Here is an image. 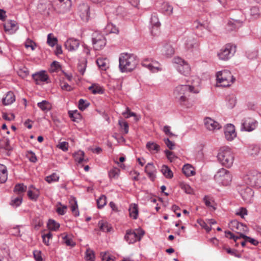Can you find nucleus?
Listing matches in <instances>:
<instances>
[{"label":"nucleus","instance_id":"obj_49","mask_svg":"<svg viewBox=\"0 0 261 261\" xmlns=\"http://www.w3.org/2000/svg\"><path fill=\"white\" fill-rule=\"evenodd\" d=\"M90 105V103L83 99H80L79 101L78 108L81 111L85 110Z\"/></svg>","mask_w":261,"mask_h":261},{"label":"nucleus","instance_id":"obj_3","mask_svg":"<svg viewBox=\"0 0 261 261\" xmlns=\"http://www.w3.org/2000/svg\"><path fill=\"white\" fill-rule=\"evenodd\" d=\"M219 162L222 165L227 168L231 167L233 163L234 156L231 149L228 147L221 148L217 154Z\"/></svg>","mask_w":261,"mask_h":261},{"label":"nucleus","instance_id":"obj_8","mask_svg":"<svg viewBox=\"0 0 261 261\" xmlns=\"http://www.w3.org/2000/svg\"><path fill=\"white\" fill-rule=\"evenodd\" d=\"M173 61L176 64L175 68L179 73L185 76L190 75L191 68L187 62L179 57L174 58Z\"/></svg>","mask_w":261,"mask_h":261},{"label":"nucleus","instance_id":"obj_11","mask_svg":"<svg viewBox=\"0 0 261 261\" xmlns=\"http://www.w3.org/2000/svg\"><path fill=\"white\" fill-rule=\"evenodd\" d=\"M239 193L245 202L251 203L253 197L254 192L248 186L241 187L239 189Z\"/></svg>","mask_w":261,"mask_h":261},{"label":"nucleus","instance_id":"obj_58","mask_svg":"<svg viewBox=\"0 0 261 261\" xmlns=\"http://www.w3.org/2000/svg\"><path fill=\"white\" fill-rule=\"evenodd\" d=\"M164 152L167 158L170 162H173L175 159L176 158V156L172 151H169L168 150H165Z\"/></svg>","mask_w":261,"mask_h":261},{"label":"nucleus","instance_id":"obj_36","mask_svg":"<svg viewBox=\"0 0 261 261\" xmlns=\"http://www.w3.org/2000/svg\"><path fill=\"white\" fill-rule=\"evenodd\" d=\"M227 100V106L228 108L232 109L233 108L236 103L237 99L236 97L233 96H229L226 98Z\"/></svg>","mask_w":261,"mask_h":261},{"label":"nucleus","instance_id":"obj_26","mask_svg":"<svg viewBox=\"0 0 261 261\" xmlns=\"http://www.w3.org/2000/svg\"><path fill=\"white\" fill-rule=\"evenodd\" d=\"M182 172L187 176L193 175L195 173L194 168L190 164H186L182 167Z\"/></svg>","mask_w":261,"mask_h":261},{"label":"nucleus","instance_id":"obj_59","mask_svg":"<svg viewBox=\"0 0 261 261\" xmlns=\"http://www.w3.org/2000/svg\"><path fill=\"white\" fill-rule=\"evenodd\" d=\"M51 70L52 72L57 71L58 70L61 68V66L59 62L54 61L51 64Z\"/></svg>","mask_w":261,"mask_h":261},{"label":"nucleus","instance_id":"obj_40","mask_svg":"<svg viewBox=\"0 0 261 261\" xmlns=\"http://www.w3.org/2000/svg\"><path fill=\"white\" fill-rule=\"evenodd\" d=\"M107 204V197L105 195H102L97 200V205L98 208H102Z\"/></svg>","mask_w":261,"mask_h":261},{"label":"nucleus","instance_id":"obj_5","mask_svg":"<svg viewBox=\"0 0 261 261\" xmlns=\"http://www.w3.org/2000/svg\"><path fill=\"white\" fill-rule=\"evenodd\" d=\"M217 83L222 87H227L232 84L235 79L231 73L227 70L218 71L216 74Z\"/></svg>","mask_w":261,"mask_h":261},{"label":"nucleus","instance_id":"obj_9","mask_svg":"<svg viewBox=\"0 0 261 261\" xmlns=\"http://www.w3.org/2000/svg\"><path fill=\"white\" fill-rule=\"evenodd\" d=\"M92 44L95 50H101L106 44V39L103 35L95 32L92 35Z\"/></svg>","mask_w":261,"mask_h":261},{"label":"nucleus","instance_id":"obj_54","mask_svg":"<svg viewBox=\"0 0 261 261\" xmlns=\"http://www.w3.org/2000/svg\"><path fill=\"white\" fill-rule=\"evenodd\" d=\"M58 204L62 206V207H58L56 210V212L60 215H64L66 212L67 206L66 205H63L60 202H59Z\"/></svg>","mask_w":261,"mask_h":261},{"label":"nucleus","instance_id":"obj_35","mask_svg":"<svg viewBox=\"0 0 261 261\" xmlns=\"http://www.w3.org/2000/svg\"><path fill=\"white\" fill-rule=\"evenodd\" d=\"M89 89L91 91L92 93L94 94H102L103 90L101 87L94 84L89 87Z\"/></svg>","mask_w":261,"mask_h":261},{"label":"nucleus","instance_id":"obj_25","mask_svg":"<svg viewBox=\"0 0 261 261\" xmlns=\"http://www.w3.org/2000/svg\"><path fill=\"white\" fill-rule=\"evenodd\" d=\"M163 53L167 57H171L174 54L173 47L168 44H165L163 48Z\"/></svg>","mask_w":261,"mask_h":261},{"label":"nucleus","instance_id":"obj_4","mask_svg":"<svg viewBox=\"0 0 261 261\" xmlns=\"http://www.w3.org/2000/svg\"><path fill=\"white\" fill-rule=\"evenodd\" d=\"M243 179L248 185L256 188L261 187V173L255 170H252L247 172L243 176Z\"/></svg>","mask_w":261,"mask_h":261},{"label":"nucleus","instance_id":"obj_29","mask_svg":"<svg viewBox=\"0 0 261 261\" xmlns=\"http://www.w3.org/2000/svg\"><path fill=\"white\" fill-rule=\"evenodd\" d=\"M129 216L134 219H136L138 216V206L136 204H131L129 208Z\"/></svg>","mask_w":261,"mask_h":261},{"label":"nucleus","instance_id":"obj_14","mask_svg":"<svg viewBox=\"0 0 261 261\" xmlns=\"http://www.w3.org/2000/svg\"><path fill=\"white\" fill-rule=\"evenodd\" d=\"M224 134L228 141L233 140L237 136L234 126L232 124H227L224 127Z\"/></svg>","mask_w":261,"mask_h":261},{"label":"nucleus","instance_id":"obj_10","mask_svg":"<svg viewBox=\"0 0 261 261\" xmlns=\"http://www.w3.org/2000/svg\"><path fill=\"white\" fill-rule=\"evenodd\" d=\"M257 124V121L251 118H244L241 123V130L252 131L256 127Z\"/></svg>","mask_w":261,"mask_h":261},{"label":"nucleus","instance_id":"obj_17","mask_svg":"<svg viewBox=\"0 0 261 261\" xmlns=\"http://www.w3.org/2000/svg\"><path fill=\"white\" fill-rule=\"evenodd\" d=\"M32 78L37 85H39L41 82H46L48 79V76L45 73V71L43 70L33 74Z\"/></svg>","mask_w":261,"mask_h":261},{"label":"nucleus","instance_id":"obj_47","mask_svg":"<svg viewBox=\"0 0 261 261\" xmlns=\"http://www.w3.org/2000/svg\"><path fill=\"white\" fill-rule=\"evenodd\" d=\"M150 23L152 26V28H159L160 26V22H159V18L156 15H152L150 18Z\"/></svg>","mask_w":261,"mask_h":261},{"label":"nucleus","instance_id":"obj_41","mask_svg":"<svg viewBox=\"0 0 261 261\" xmlns=\"http://www.w3.org/2000/svg\"><path fill=\"white\" fill-rule=\"evenodd\" d=\"M73 155L75 161L77 162L79 164L82 163L84 160V152L82 150H79L77 152H75Z\"/></svg>","mask_w":261,"mask_h":261},{"label":"nucleus","instance_id":"obj_53","mask_svg":"<svg viewBox=\"0 0 261 261\" xmlns=\"http://www.w3.org/2000/svg\"><path fill=\"white\" fill-rule=\"evenodd\" d=\"M86 258L87 261H94L95 255L93 251L90 249H87Z\"/></svg>","mask_w":261,"mask_h":261},{"label":"nucleus","instance_id":"obj_32","mask_svg":"<svg viewBox=\"0 0 261 261\" xmlns=\"http://www.w3.org/2000/svg\"><path fill=\"white\" fill-rule=\"evenodd\" d=\"M146 148L149 151L158 152L160 149V146L156 143L152 142H148L146 144Z\"/></svg>","mask_w":261,"mask_h":261},{"label":"nucleus","instance_id":"obj_55","mask_svg":"<svg viewBox=\"0 0 261 261\" xmlns=\"http://www.w3.org/2000/svg\"><path fill=\"white\" fill-rule=\"evenodd\" d=\"M118 123L121 128L124 129L125 134H127L128 132V124L126 121L123 119L119 120Z\"/></svg>","mask_w":261,"mask_h":261},{"label":"nucleus","instance_id":"obj_37","mask_svg":"<svg viewBox=\"0 0 261 261\" xmlns=\"http://www.w3.org/2000/svg\"><path fill=\"white\" fill-rule=\"evenodd\" d=\"M250 14L252 18H257L260 16L259 8L257 6L252 7L250 9Z\"/></svg>","mask_w":261,"mask_h":261},{"label":"nucleus","instance_id":"obj_21","mask_svg":"<svg viewBox=\"0 0 261 261\" xmlns=\"http://www.w3.org/2000/svg\"><path fill=\"white\" fill-rule=\"evenodd\" d=\"M4 27L5 32H10V33H14L18 29L15 21L9 20L5 23Z\"/></svg>","mask_w":261,"mask_h":261},{"label":"nucleus","instance_id":"obj_50","mask_svg":"<svg viewBox=\"0 0 261 261\" xmlns=\"http://www.w3.org/2000/svg\"><path fill=\"white\" fill-rule=\"evenodd\" d=\"M163 11L167 15H171L173 12V7L168 3H164L162 5Z\"/></svg>","mask_w":261,"mask_h":261},{"label":"nucleus","instance_id":"obj_30","mask_svg":"<svg viewBox=\"0 0 261 261\" xmlns=\"http://www.w3.org/2000/svg\"><path fill=\"white\" fill-rule=\"evenodd\" d=\"M38 107L43 111H48L51 109V106L50 103L45 100H42L37 103Z\"/></svg>","mask_w":261,"mask_h":261},{"label":"nucleus","instance_id":"obj_27","mask_svg":"<svg viewBox=\"0 0 261 261\" xmlns=\"http://www.w3.org/2000/svg\"><path fill=\"white\" fill-rule=\"evenodd\" d=\"M163 174L167 178H172L173 176V174L171 170L167 165H163L161 170Z\"/></svg>","mask_w":261,"mask_h":261},{"label":"nucleus","instance_id":"obj_31","mask_svg":"<svg viewBox=\"0 0 261 261\" xmlns=\"http://www.w3.org/2000/svg\"><path fill=\"white\" fill-rule=\"evenodd\" d=\"M68 114L73 121L79 122L82 119V116L77 111H69L68 112Z\"/></svg>","mask_w":261,"mask_h":261},{"label":"nucleus","instance_id":"obj_15","mask_svg":"<svg viewBox=\"0 0 261 261\" xmlns=\"http://www.w3.org/2000/svg\"><path fill=\"white\" fill-rule=\"evenodd\" d=\"M141 64L142 66L147 68L152 72L161 70L158 62L155 61H151L150 62L149 60L146 59L142 61Z\"/></svg>","mask_w":261,"mask_h":261},{"label":"nucleus","instance_id":"obj_16","mask_svg":"<svg viewBox=\"0 0 261 261\" xmlns=\"http://www.w3.org/2000/svg\"><path fill=\"white\" fill-rule=\"evenodd\" d=\"M78 12L82 19H88L90 15V8L87 4H80L78 7Z\"/></svg>","mask_w":261,"mask_h":261},{"label":"nucleus","instance_id":"obj_56","mask_svg":"<svg viewBox=\"0 0 261 261\" xmlns=\"http://www.w3.org/2000/svg\"><path fill=\"white\" fill-rule=\"evenodd\" d=\"M122 115L126 118H129L131 116H134L136 121H138L139 119L137 118L136 113L130 112L128 108H126L125 112L122 113Z\"/></svg>","mask_w":261,"mask_h":261},{"label":"nucleus","instance_id":"obj_24","mask_svg":"<svg viewBox=\"0 0 261 261\" xmlns=\"http://www.w3.org/2000/svg\"><path fill=\"white\" fill-rule=\"evenodd\" d=\"M260 150V148L259 146L257 145H250L247 148V153L249 155L251 156H255L257 155Z\"/></svg>","mask_w":261,"mask_h":261},{"label":"nucleus","instance_id":"obj_6","mask_svg":"<svg viewBox=\"0 0 261 261\" xmlns=\"http://www.w3.org/2000/svg\"><path fill=\"white\" fill-rule=\"evenodd\" d=\"M215 180L223 186L229 185L232 180L230 172L224 168L220 169L214 176Z\"/></svg>","mask_w":261,"mask_h":261},{"label":"nucleus","instance_id":"obj_60","mask_svg":"<svg viewBox=\"0 0 261 261\" xmlns=\"http://www.w3.org/2000/svg\"><path fill=\"white\" fill-rule=\"evenodd\" d=\"M25 47L26 48L31 47L32 50H34L36 46V43L32 40L28 39L25 42Z\"/></svg>","mask_w":261,"mask_h":261},{"label":"nucleus","instance_id":"obj_64","mask_svg":"<svg viewBox=\"0 0 261 261\" xmlns=\"http://www.w3.org/2000/svg\"><path fill=\"white\" fill-rule=\"evenodd\" d=\"M28 196L31 200H36L38 198L39 194L38 192H33L31 190H29L28 191Z\"/></svg>","mask_w":261,"mask_h":261},{"label":"nucleus","instance_id":"obj_62","mask_svg":"<svg viewBox=\"0 0 261 261\" xmlns=\"http://www.w3.org/2000/svg\"><path fill=\"white\" fill-rule=\"evenodd\" d=\"M203 200L205 204L207 206L214 208L213 205V203L214 202V201L211 199L210 196H205L203 197Z\"/></svg>","mask_w":261,"mask_h":261},{"label":"nucleus","instance_id":"obj_63","mask_svg":"<svg viewBox=\"0 0 261 261\" xmlns=\"http://www.w3.org/2000/svg\"><path fill=\"white\" fill-rule=\"evenodd\" d=\"M63 239L67 246L73 247L75 245V243L72 240V239L69 238L67 236L63 237Z\"/></svg>","mask_w":261,"mask_h":261},{"label":"nucleus","instance_id":"obj_28","mask_svg":"<svg viewBox=\"0 0 261 261\" xmlns=\"http://www.w3.org/2000/svg\"><path fill=\"white\" fill-rule=\"evenodd\" d=\"M105 30L106 33L118 34L119 33L118 28L111 22L108 23L107 25L105 28Z\"/></svg>","mask_w":261,"mask_h":261},{"label":"nucleus","instance_id":"obj_42","mask_svg":"<svg viewBox=\"0 0 261 261\" xmlns=\"http://www.w3.org/2000/svg\"><path fill=\"white\" fill-rule=\"evenodd\" d=\"M22 197L21 195H19L17 197H12L10 204L13 206H18L22 203Z\"/></svg>","mask_w":261,"mask_h":261},{"label":"nucleus","instance_id":"obj_38","mask_svg":"<svg viewBox=\"0 0 261 261\" xmlns=\"http://www.w3.org/2000/svg\"><path fill=\"white\" fill-rule=\"evenodd\" d=\"M57 38L55 37L51 33L47 35V43L49 46L53 47L57 44Z\"/></svg>","mask_w":261,"mask_h":261},{"label":"nucleus","instance_id":"obj_61","mask_svg":"<svg viewBox=\"0 0 261 261\" xmlns=\"http://www.w3.org/2000/svg\"><path fill=\"white\" fill-rule=\"evenodd\" d=\"M100 256L102 261H114V258H113L110 254L107 252H101L100 253Z\"/></svg>","mask_w":261,"mask_h":261},{"label":"nucleus","instance_id":"obj_1","mask_svg":"<svg viewBox=\"0 0 261 261\" xmlns=\"http://www.w3.org/2000/svg\"><path fill=\"white\" fill-rule=\"evenodd\" d=\"M194 89L195 87L193 86L178 85L174 89L173 94L180 105L189 107V105L192 104L191 102H194V100H192L191 97L192 95L194 97L196 93Z\"/></svg>","mask_w":261,"mask_h":261},{"label":"nucleus","instance_id":"obj_51","mask_svg":"<svg viewBox=\"0 0 261 261\" xmlns=\"http://www.w3.org/2000/svg\"><path fill=\"white\" fill-rule=\"evenodd\" d=\"M17 74L20 77L24 79L29 74V71L27 68L23 67L18 70Z\"/></svg>","mask_w":261,"mask_h":261},{"label":"nucleus","instance_id":"obj_23","mask_svg":"<svg viewBox=\"0 0 261 261\" xmlns=\"http://www.w3.org/2000/svg\"><path fill=\"white\" fill-rule=\"evenodd\" d=\"M8 178V173L7 167L0 164V183L3 184L6 181Z\"/></svg>","mask_w":261,"mask_h":261},{"label":"nucleus","instance_id":"obj_13","mask_svg":"<svg viewBox=\"0 0 261 261\" xmlns=\"http://www.w3.org/2000/svg\"><path fill=\"white\" fill-rule=\"evenodd\" d=\"M229 226L232 230L236 231L237 232H248L249 231V228L246 225L240 223L237 220L230 221Z\"/></svg>","mask_w":261,"mask_h":261},{"label":"nucleus","instance_id":"obj_39","mask_svg":"<svg viewBox=\"0 0 261 261\" xmlns=\"http://www.w3.org/2000/svg\"><path fill=\"white\" fill-rule=\"evenodd\" d=\"M100 230L103 232H110L112 229V227L107 222H103L100 221L98 223Z\"/></svg>","mask_w":261,"mask_h":261},{"label":"nucleus","instance_id":"obj_20","mask_svg":"<svg viewBox=\"0 0 261 261\" xmlns=\"http://www.w3.org/2000/svg\"><path fill=\"white\" fill-rule=\"evenodd\" d=\"M80 45L79 41L77 39L70 38L65 42V48L69 51H74L77 49Z\"/></svg>","mask_w":261,"mask_h":261},{"label":"nucleus","instance_id":"obj_19","mask_svg":"<svg viewBox=\"0 0 261 261\" xmlns=\"http://www.w3.org/2000/svg\"><path fill=\"white\" fill-rule=\"evenodd\" d=\"M59 3L57 4V8L55 9H59V13H64L68 10L70 7L71 1L70 0H58Z\"/></svg>","mask_w":261,"mask_h":261},{"label":"nucleus","instance_id":"obj_48","mask_svg":"<svg viewBox=\"0 0 261 261\" xmlns=\"http://www.w3.org/2000/svg\"><path fill=\"white\" fill-rule=\"evenodd\" d=\"M98 66L101 69L106 70L107 68V63L106 59L98 58L96 60Z\"/></svg>","mask_w":261,"mask_h":261},{"label":"nucleus","instance_id":"obj_18","mask_svg":"<svg viewBox=\"0 0 261 261\" xmlns=\"http://www.w3.org/2000/svg\"><path fill=\"white\" fill-rule=\"evenodd\" d=\"M204 122L206 128L210 130L219 129L221 127V126L218 122L209 117L206 118Z\"/></svg>","mask_w":261,"mask_h":261},{"label":"nucleus","instance_id":"obj_57","mask_svg":"<svg viewBox=\"0 0 261 261\" xmlns=\"http://www.w3.org/2000/svg\"><path fill=\"white\" fill-rule=\"evenodd\" d=\"M236 214L240 216L241 218H244L245 216L247 215V210L245 207H240L236 211Z\"/></svg>","mask_w":261,"mask_h":261},{"label":"nucleus","instance_id":"obj_45","mask_svg":"<svg viewBox=\"0 0 261 261\" xmlns=\"http://www.w3.org/2000/svg\"><path fill=\"white\" fill-rule=\"evenodd\" d=\"M59 179V176L56 173H53L51 175L45 177V180L48 183L50 184L53 182L57 181Z\"/></svg>","mask_w":261,"mask_h":261},{"label":"nucleus","instance_id":"obj_33","mask_svg":"<svg viewBox=\"0 0 261 261\" xmlns=\"http://www.w3.org/2000/svg\"><path fill=\"white\" fill-rule=\"evenodd\" d=\"M27 188V186H24L23 184H17L15 186L13 191L21 195V194L26 191Z\"/></svg>","mask_w":261,"mask_h":261},{"label":"nucleus","instance_id":"obj_7","mask_svg":"<svg viewBox=\"0 0 261 261\" xmlns=\"http://www.w3.org/2000/svg\"><path fill=\"white\" fill-rule=\"evenodd\" d=\"M235 52V46L231 44H227L218 52L217 56L220 60L226 61L232 57Z\"/></svg>","mask_w":261,"mask_h":261},{"label":"nucleus","instance_id":"obj_34","mask_svg":"<svg viewBox=\"0 0 261 261\" xmlns=\"http://www.w3.org/2000/svg\"><path fill=\"white\" fill-rule=\"evenodd\" d=\"M47 227L50 230L56 231L59 229L60 224L54 220L49 219L47 223Z\"/></svg>","mask_w":261,"mask_h":261},{"label":"nucleus","instance_id":"obj_22","mask_svg":"<svg viewBox=\"0 0 261 261\" xmlns=\"http://www.w3.org/2000/svg\"><path fill=\"white\" fill-rule=\"evenodd\" d=\"M15 100V96L14 93L12 91L7 92L6 96L3 98L2 101L4 105H9L12 104Z\"/></svg>","mask_w":261,"mask_h":261},{"label":"nucleus","instance_id":"obj_43","mask_svg":"<svg viewBox=\"0 0 261 261\" xmlns=\"http://www.w3.org/2000/svg\"><path fill=\"white\" fill-rule=\"evenodd\" d=\"M9 146V140L8 138L3 137H0V148L8 149Z\"/></svg>","mask_w":261,"mask_h":261},{"label":"nucleus","instance_id":"obj_46","mask_svg":"<svg viewBox=\"0 0 261 261\" xmlns=\"http://www.w3.org/2000/svg\"><path fill=\"white\" fill-rule=\"evenodd\" d=\"M120 173V169L118 168L114 167L111 169L109 172V176L110 178H118Z\"/></svg>","mask_w":261,"mask_h":261},{"label":"nucleus","instance_id":"obj_12","mask_svg":"<svg viewBox=\"0 0 261 261\" xmlns=\"http://www.w3.org/2000/svg\"><path fill=\"white\" fill-rule=\"evenodd\" d=\"M144 234V231H141L138 234L131 230H127L124 236V239L129 244L134 243L137 241H140Z\"/></svg>","mask_w":261,"mask_h":261},{"label":"nucleus","instance_id":"obj_44","mask_svg":"<svg viewBox=\"0 0 261 261\" xmlns=\"http://www.w3.org/2000/svg\"><path fill=\"white\" fill-rule=\"evenodd\" d=\"M197 223H198L201 228L204 229L206 232H209L212 229V227L207 225L208 223H206L202 219H197Z\"/></svg>","mask_w":261,"mask_h":261},{"label":"nucleus","instance_id":"obj_2","mask_svg":"<svg viewBox=\"0 0 261 261\" xmlns=\"http://www.w3.org/2000/svg\"><path fill=\"white\" fill-rule=\"evenodd\" d=\"M119 62V68L121 72L132 71L138 63L136 56L128 53H122L120 55Z\"/></svg>","mask_w":261,"mask_h":261},{"label":"nucleus","instance_id":"obj_52","mask_svg":"<svg viewBox=\"0 0 261 261\" xmlns=\"http://www.w3.org/2000/svg\"><path fill=\"white\" fill-rule=\"evenodd\" d=\"M179 187L182 189L186 193L191 194L193 190L190 186L183 182H180L179 183Z\"/></svg>","mask_w":261,"mask_h":261}]
</instances>
